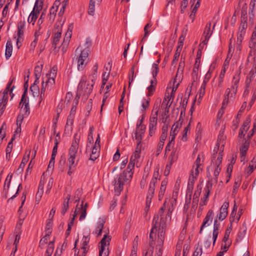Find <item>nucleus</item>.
Here are the masks:
<instances>
[{"label":"nucleus","instance_id":"nucleus-1","mask_svg":"<svg viewBox=\"0 0 256 256\" xmlns=\"http://www.w3.org/2000/svg\"><path fill=\"white\" fill-rule=\"evenodd\" d=\"M135 164L136 162L130 160L126 170H124L112 182L114 186V192L116 195L118 196L122 190L124 184L129 182L131 180L133 175L132 170L134 167Z\"/></svg>","mask_w":256,"mask_h":256},{"label":"nucleus","instance_id":"nucleus-2","mask_svg":"<svg viewBox=\"0 0 256 256\" xmlns=\"http://www.w3.org/2000/svg\"><path fill=\"white\" fill-rule=\"evenodd\" d=\"M88 50H82L78 46L76 50L75 56L73 58V63L77 64L78 70H82L86 66L89 62Z\"/></svg>","mask_w":256,"mask_h":256},{"label":"nucleus","instance_id":"nucleus-3","mask_svg":"<svg viewBox=\"0 0 256 256\" xmlns=\"http://www.w3.org/2000/svg\"><path fill=\"white\" fill-rule=\"evenodd\" d=\"M166 226V220L161 218L160 222L158 224L157 231L158 232V238L156 246V256H162V245L164 240V228Z\"/></svg>","mask_w":256,"mask_h":256},{"label":"nucleus","instance_id":"nucleus-4","mask_svg":"<svg viewBox=\"0 0 256 256\" xmlns=\"http://www.w3.org/2000/svg\"><path fill=\"white\" fill-rule=\"evenodd\" d=\"M219 146L220 144L218 142L216 146L214 148L212 156V158L211 160V164H213L216 166L214 170V176L216 177V178H217V177L220 171L221 168L220 167V166L221 164L222 158V152H220L218 154V152L219 150Z\"/></svg>","mask_w":256,"mask_h":256},{"label":"nucleus","instance_id":"nucleus-5","mask_svg":"<svg viewBox=\"0 0 256 256\" xmlns=\"http://www.w3.org/2000/svg\"><path fill=\"white\" fill-rule=\"evenodd\" d=\"M158 224V216L155 214L152 220V226L150 234V242L149 244L152 247V248L149 250L146 253H148L147 256H152L154 240L156 238V232H157Z\"/></svg>","mask_w":256,"mask_h":256},{"label":"nucleus","instance_id":"nucleus-6","mask_svg":"<svg viewBox=\"0 0 256 256\" xmlns=\"http://www.w3.org/2000/svg\"><path fill=\"white\" fill-rule=\"evenodd\" d=\"M80 138L77 134H74V140L72 144L68 150V156L72 157L76 159V162H78L80 159L78 153Z\"/></svg>","mask_w":256,"mask_h":256},{"label":"nucleus","instance_id":"nucleus-7","mask_svg":"<svg viewBox=\"0 0 256 256\" xmlns=\"http://www.w3.org/2000/svg\"><path fill=\"white\" fill-rule=\"evenodd\" d=\"M159 72V68L156 64H152V74L153 78L150 80V85L148 87V96H150L153 94L154 92L156 90V86L157 84L156 76Z\"/></svg>","mask_w":256,"mask_h":256},{"label":"nucleus","instance_id":"nucleus-8","mask_svg":"<svg viewBox=\"0 0 256 256\" xmlns=\"http://www.w3.org/2000/svg\"><path fill=\"white\" fill-rule=\"evenodd\" d=\"M111 238L110 236H108L107 234L104 236L100 244L99 256H108L109 250L108 247L110 245V242Z\"/></svg>","mask_w":256,"mask_h":256},{"label":"nucleus","instance_id":"nucleus-9","mask_svg":"<svg viewBox=\"0 0 256 256\" xmlns=\"http://www.w3.org/2000/svg\"><path fill=\"white\" fill-rule=\"evenodd\" d=\"M154 110H156L155 114H152V116H151L150 118L149 135L150 136H152L154 134L156 129L158 110V107H156V108H154Z\"/></svg>","mask_w":256,"mask_h":256},{"label":"nucleus","instance_id":"nucleus-10","mask_svg":"<svg viewBox=\"0 0 256 256\" xmlns=\"http://www.w3.org/2000/svg\"><path fill=\"white\" fill-rule=\"evenodd\" d=\"M156 188V184L150 183L148 190L147 193L146 198V206L144 208V211L146 214L150 207L152 200L153 198L154 194Z\"/></svg>","mask_w":256,"mask_h":256},{"label":"nucleus","instance_id":"nucleus-11","mask_svg":"<svg viewBox=\"0 0 256 256\" xmlns=\"http://www.w3.org/2000/svg\"><path fill=\"white\" fill-rule=\"evenodd\" d=\"M180 150V147L178 144L176 147L172 149V151L168 158L166 168L169 169L170 167H172V164L177 160Z\"/></svg>","mask_w":256,"mask_h":256},{"label":"nucleus","instance_id":"nucleus-12","mask_svg":"<svg viewBox=\"0 0 256 256\" xmlns=\"http://www.w3.org/2000/svg\"><path fill=\"white\" fill-rule=\"evenodd\" d=\"M20 106L21 111L23 112L22 115L25 116H28L30 112L28 98H24V96H22Z\"/></svg>","mask_w":256,"mask_h":256},{"label":"nucleus","instance_id":"nucleus-13","mask_svg":"<svg viewBox=\"0 0 256 256\" xmlns=\"http://www.w3.org/2000/svg\"><path fill=\"white\" fill-rule=\"evenodd\" d=\"M254 64L246 80V86H248L252 80L256 81V56L254 58Z\"/></svg>","mask_w":256,"mask_h":256},{"label":"nucleus","instance_id":"nucleus-14","mask_svg":"<svg viewBox=\"0 0 256 256\" xmlns=\"http://www.w3.org/2000/svg\"><path fill=\"white\" fill-rule=\"evenodd\" d=\"M246 4L244 3L242 6V16L241 17V23L239 26L238 32H246V30L247 28V22H246V16L244 14V12H246Z\"/></svg>","mask_w":256,"mask_h":256},{"label":"nucleus","instance_id":"nucleus-15","mask_svg":"<svg viewBox=\"0 0 256 256\" xmlns=\"http://www.w3.org/2000/svg\"><path fill=\"white\" fill-rule=\"evenodd\" d=\"M229 206V202H224L220 208V212L218 215L219 220L222 221L226 218L228 216V208Z\"/></svg>","mask_w":256,"mask_h":256},{"label":"nucleus","instance_id":"nucleus-16","mask_svg":"<svg viewBox=\"0 0 256 256\" xmlns=\"http://www.w3.org/2000/svg\"><path fill=\"white\" fill-rule=\"evenodd\" d=\"M74 118V117L73 116L69 115L68 116L64 129V134H66L68 135L72 133V130Z\"/></svg>","mask_w":256,"mask_h":256},{"label":"nucleus","instance_id":"nucleus-17","mask_svg":"<svg viewBox=\"0 0 256 256\" xmlns=\"http://www.w3.org/2000/svg\"><path fill=\"white\" fill-rule=\"evenodd\" d=\"M77 164L78 162H76V159L68 156V174L69 176H70L74 172Z\"/></svg>","mask_w":256,"mask_h":256},{"label":"nucleus","instance_id":"nucleus-18","mask_svg":"<svg viewBox=\"0 0 256 256\" xmlns=\"http://www.w3.org/2000/svg\"><path fill=\"white\" fill-rule=\"evenodd\" d=\"M105 222L106 220L104 218H100L96 224L95 230L93 232V234H97L98 236H100Z\"/></svg>","mask_w":256,"mask_h":256},{"label":"nucleus","instance_id":"nucleus-19","mask_svg":"<svg viewBox=\"0 0 256 256\" xmlns=\"http://www.w3.org/2000/svg\"><path fill=\"white\" fill-rule=\"evenodd\" d=\"M42 83L47 86V90H50L54 85L55 78L46 76L44 78Z\"/></svg>","mask_w":256,"mask_h":256},{"label":"nucleus","instance_id":"nucleus-20","mask_svg":"<svg viewBox=\"0 0 256 256\" xmlns=\"http://www.w3.org/2000/svg\"><path fill=\"white\" fill-rule=\"evenodd\" d=\"M145 129V127H144L142 128V126L140 128H138V124H136V128L135 132V138L137 140V143H141L142 136V134H144V130Z\"/></svg>","mask_w":256,"mask_h":256},{"label":"nucleus","instance_id":"nucleus-21","mask_svg":"<svg viewBox=\"0 0 256 256\" xmlns=\"http://www.w3.org/2000/svg\"><path fill=\"white\" fill-rule=\"evenodd\" d=\"M246 228L244 224L240 228L238 234V237L236 239V242H239L242 240L246 236Z\"/></svg>","mask_w":256,"mask_h":256},{"label":"nucleus","instance_id":"nucleus-22","mask_svg":"<svg viewBox=\"0 0 256 256\" xmlns=\"http://www.w3.org/2000/svg\"><path fill=\"white\" fill-rule=\"evenodd\" d=\"M74 212H76V216L78 214H80L79 218V220L80 221L84 220L86 216V208H82L79 207L78 205H77L76 208Z\"/></svg>","mask_w":256,"mask_h":256},{"label":"nucleus","instance_id":"nucleus-23","mask_svg":"<svg viewBox=\"0 0 256 256\" xmlns=\"http://www.w3.org/2000/svg\"><path fill=\"white\" fill-rule=\"evenodd\" d=\"M12 46L11 40H8L6 44L5 56L6 60H8L12 56Z\"/></svg>","mask_w":256,"mask_h":256},{"label":"nucleus","instance_id":"nucleus-24","mask_svg":"<svg viewBox=\"0 0 256 256\" xmlns=\"http://www.w3.org/2000/svg\"><path fill=\"white\" fill-rule=\"evenodd\" d=\"M61 32H60L59 30H58L56 32H55L53 38V41L52 43V46L54 49H56L57 48L58 44L60 42V40L61 38Z\"/></svg>","mask_w":256,"mask_h":256},{"label":"nucleus","instance_id":"nucleus-25","mask_svg":"<svg viewBox=\"0 0 256 256\" xmlns=\"http://www.w3.org/2000/svg\"><path fill=\"white\" fill-rule=\"evenodd\" d=\"M193 188L187 187L186 196V204H184V208L188 207V204L190 202L192 194V193Z\"/></svg>","mask_w":256,"mask_h":256},{"label":"nucleus","instance_id":"nucleus-26","mask_svg":"<svg viewBox=\"0 0 256 256\" xmlns=\"http://www.w3.org/2000/svg\"><path fill=\"white\" fill-rule=\"evenodd\" d=\"M167 185V181L163 180L162 182L160 190L158 192V200H161L164 197L165 191L166 190Z\"/></svg>","mask_w":256,"mask_h":256},{"label":"nucleus","instance_id":"nucleus-27","mask_svg":"<svg viewBox=\"0 0 256 256\" xmlns=\"http://www.w3.org/2000/svg\"><path fill=\"white\" fill-rule=\"evenodd\" d=\"M39 14H37V12L32 10L28 17V22L29 24H32V25H34Z\"/></svg>","mask_w":256,"mask_h":256},{"label":"nucleus","instance_id":"nucleus-28","mask_svg":"<svg viewBox=\"0 0 256 256\" xmlns=\"http://www.w3.org/2000/svg\"><path fill=\"white\" fill-rule=\"evenodd\" d=\"M250 146V140H245L244 142L240 148V154H242V156H246L247 151Z\"/></svg>","mask_w":256,"mask_h":256},{"label":"nucleus","instance_id":"nucleus-29","mask_svg":"<svg viewBox=\"0 0 256 256\" xmlns=\"http://www.w3.org/2000/svg\"><path fill=\"white\" fill-rule=\"evenodd\" d=\"M181 124H182L179 123L178 122H176V123L174 124L172 128L170 131V138H172L174 137V140L175 136L178 132V128Z\"/></svg>","mask_w":256,"mask_h":256},{"label":"nucleus","instance_id":"nucleus-30","mask_svg":"<svg viewBox=\"0 0 256 256\" xmlns=\"http://www.w3.org/2000/svg\"><path fill=\"white\" fill-rule=\"evenodd\" d=\"M219 228H220V223L218 222L216 220H215L214 222L213 237H212V238L214 240V244L217 238V237H218V234Z\"/></svg>","mask_w":256,"mask_h":256},{"label":"nucleus","instance_id":"nucleus-31","mask_svg":"<svg viewBox=\"0 0 256 256\" xmlns=\"http://www.w3.org/2000/svg\"><path fill=\"white\" fill-rule=\"evenodd\" d=\"M50 230H47V234H46V235L44 238H42L40 241L39 246L42 248L44 245L46 244L48 242V240L50 239Z\"/></svg>","mask_w":256,"mask_h":256},{"label":"nucleus","instance_id":"nucleus-32","mask_svg":"<svg viewBox=\"0 0 256 256\" xmlns=\"http://www.w3.org/2000/svg\"><path fill=\"white\" fill-rule=\"evenodd\" d=\"M208 82V80L206 78H205L204 80L203 81V82L200 88L198 94H197V96H198V98H201L203 97L205 94V89L206 85V83Z\"/></svg>","mask_w":256,"mask_h":256},{"label":"nucleus","instance_id":"nucleus-33","mask_svg":"<svg viewBox=\"0 0 256 256\" xmlns=\"http://www.w3.org/2000/svg\"><path fill=\"white\" fill-rule=\"evenodd\" d=\"M108 64V65H110V68H109V70H108V72L107 74H106V72H104L103 74H102V86H104L106 84V82L108 81V78H109V76H110V72L111 69H112V61L109 62Z\"/></svg>","mask_w":256,"mask_h":256},{"label":"nucleus","instance_id":"nucleus-34","mask_svg":"<svg viewBox=\"0 0 256 256\" xmlns=\"http://www.w3.org/2000/svg\"><path fill=\"white\" fill-rule=\"evenodd\" d=\"M72 34V30H70V28L68 29L67 32H66L65 36L64 38L63 42L62 44V46L63 48L65 46H67L69 43L70 39L71 38Z\"/></svg>","mask_w":256,"mask_h":256},{"label":"nucleus","instance_id":"nucleus-35","mask_svg":"<svg viewBox=\"0 0 256 256\" xmlns=\"http://www.w3.org/2000/svg\"><path fill=\"white\" fill-rule=\"evenodd\" d=\"M25 22L20 21L18 24V36H22L24 33V28L25 27Z\"/></svg>","mask_w":256,"mask_h":256},{"label":"nucleus","instance_id":"nucleus-36","mask_svg":"<svg viewBox=\"0 0 256 256\" xmlns=\"http://www.w3.org/2000/svg\"><path fill=\"white\" fill-rule=\"evenodd\" d=\"M70 196L68 194L66 198H65L64 200L61 211V213L62 215H64L66 214L68 208V202L70 200Z\"/></svg>","mask_w":256,"mask_h":256},{"label":"nucleus","instance_id":"nucleus-37","mask_svg":"<svg viewBox=\"0 0 256 256\" xmlns=\"http://www.w3.org/2000/svg\"><path fill=\"white\" fill-rule=\"evenodd\" d=\"M94 84V82L93 80H92L91 83H87L85 89L84 90L83 94H86L87 96H88L92 90Z\"/></svg>","mask_w":256,"mask_h":256},{"label":"nucleus","instance_id":"nucleus-38","mask_svg":"<svg viewBox=\"0 0 256 256\" xmlns=\"http://www.w3.org/2000/svg\"><path fill=\"white\" fill-rule=\"evenodd\" d=\"M86 85V78L85 77H82L78 86V90L80 94H83Z\"/></svg>","mask_w":256,"mask_h":256},{"label":"nucleus","instance_id":"nucleus-39","mask_svg":"<svg viewBox=\"0 0 256 256\" xmlns=\"http://www.w3.org/2000/svg\"><path fill=\"white\" fill-rule=\"evenodd\" d=\"M200 165H201L200 158V156L198 155L196 158V162L194 163V167L196 166V168H194V174H195V177L196 176H198V175L199 173V170H202L201 168H200Z\"/></svg>","mask_w":256,"mask_h":256},{"label":"nucleus","instance_id":"nucleus-40","mask_svg":"<svg viewBox=\"0 0 256 256\" xmlns=\"http://www.w3.org/2000/svg\"><path fill=\"white\" fill-rule=\"evenodd\" d=\"M172 101L168 102L166 98H164L162 101V106L164 110V114L166 115L169 112V108L170 107Z\"/></svg>","mask_w":256,"mask_h":256},{"label":"nucleus","instance_id":"nucleus-41","mask_svg":"<svg viewBox=\"0 0 256 256\" xmlns=\"http://www.w3.org/2000/svg\"><path fill=\"white\" fill-rule=\"evenodd\" d=\"M138 236H136L133 242V246L131 252L132 256H136L138 247Z\"/></svg>","mask_w":256,"mask_h":256},{"label":"nucleus","instance_id":"nucleus-42","mask_svg":"<svg viewBox=\"0 0 256 256\" xmlns=\"http://www.w3.org/2000/svg\"><path fill=\"white\" fill-rule=\"evenodd\" d=\"M32 94L34 96H38L40 94V88L36 84H34L30 87Z\"/></svg>","mask_w":256,"mask_h":256},{"label":"nucleus","instance_id":"nucleus-43","mask_svg":"<svg viewBox=\"0 0 256 256\" xmlns=\"http://www.w3.org/2000/svg\"><path fill=\"white\" fill-rule=\"evenodd\" d=\"M57 12L56 8H55L54 6H52L50 10V14H48L49 21L50 24H52L54 20L56 12Z\"/></svg>","mask_w":256,"mask_h":256},{"label":"nucleus","instance_id":"nucleus-44","mask_svg":"<svg viewBox=\"0 0 256 256\" xmlns=\"http://www.w3.org/2000/svg\"><path fill=\"white\" fill-rule=\"evenodd\" d=\"M204 40H202V42L199 45V48L198 52V54L199 52H200L201 50L204 48V46H206L208 42V39L207 38L208 36V31L206 32L204 31Z\"/></svg>","mask_w":256,"mask_h":256},{"label":"nucleus","instance_id":"nucleus-45","mask_svg":"<svg viewBox=\"0 0 256 256\" xmlns=\"http://www.w3.org/2000/svg\"><path fill=\"white\" fill-rule=\"evenodd\" d=\"M174 144V137L172 138H170L167 144L166 148H165V153L164 156L166 157V153L168 152H170L172 150L173 148Z\"/></svg>","mask_w":256,"mask_h":256},{"label":"nucleus","instance_id":"nucleus-46","mask_svg":"<svg viewBox=\"0 0 256 256\" xmlns=\"http://www.w3.org/2000/svg\"><path fill=\"white\" fill-rule=\"evenodd\" d=\"M197 176L195 177V174L194 170H192L191 174L190 176L188 186L194 188V180L196 179Z\"/></svg>","mask_w":256,"mask_h":256},{"label":"nucleus","instance_id":"nucleus-47","mask_svg":"<svg viewBox=\"0 0 256 256\" xmlns=\"http://www.w3.org/2000/svg\"><path fill=\"white\" fill-rule=\"evenodd\" d=\"M8 96H6L2 94V97L0 98V106H2L1 110H4L5 106L8 102Z\"/></svg>","mask_w":256,"mask_h":256},{"label":"nucleus","instance_id":"nucleus-48","mask_svg":"<svg viewBox=\"0 0 256 256\" xmlns=\"http://www.w3.org/2000/svg\"><path fill=\"white\" fill-rule=\"evenodd\" d=\"M14 140V136L10 141L8 143V144L7 146V147L6 148V157L8 158V157H10V153L12 150V142Z\"/></svg>","mask_w":256,"mask_h":256},{"label":"nucleus","instance_id":"nucleus-49","mask_svg":"<svg viewBox=\"0 0 256 256\" xmlns=\"http://www.w3.org/2000/svg\"><path fill=\"white\" fill-rule=\"evenodd\" d=\"M43 66L42 64L37 65L34 68V75L36 78L39 79L41 76Z\"/></svg>","mask_w":256,"mask_h":256},{"label":"nucleus","instance_id":"nucleus-50","mask_svg":"<svg viewBox=\"0 0 256 256\" xmlns=\"http://www.w3.org/2000/svg\"><path fill=\"white\" fill-rule=\"evenodd\" d=\"M152 24L150 22L147 24L145 26L144 28V34L143 38L142 39V41H141L142 42H143L146 40V37L148 36V35L150 34V30H148V28H150L152 27Z\"/></svg>","mask_w":256,"mask_h":256},{"label":"nucleus","instance_id":"nucleus-51","mask_svg":"<svg viewBox=\"0 0 256 256\" xmlns=\"http://www.w3.org/2000/svg\"><path fill=\"white\" fill-rule=\"evenodd\" d=\"M95 10V4L94 2L92 0H90L88 9V14L90 15L93 16L94 14Z\"/></svg>","mask_w":256,"mask_h":256},{"label":"nucleus","instance_id":"nucleus-52","mask_svg":"<svg viewBox=\"0 0 256 256\" xmlns=\"http://www.w3.org/2000/svg\"><path fill=\"white\" fill-rule=\"evenodd\" d=\"M42 6L43 4L38 2H36L32 10L37 12V14H40L42 8Z\"/></svg>","mask_w":256,"mask_h":256},{"label":"nucleus","instance_id":"nucleus-53","mask_svg":"<svg viewBox=\"0 0 256 256\" xmlns=\"http://www.w3.org/2000/svg\"><path fill=\"white\" fill-rule=\"evenodd\" d=\"M250 118H247L244 122L242 126L240 129H242L243 131L246 132L250 128L249 124L250 123Z\"/></svg>","mask_w":256,"mask_h":256},{"label":"nucleus","instance_id":"nucleus-54","mask_svg":"<svg viewBox=\"0 0 256 256\" xmlns=\"http://www.w3.org/2000/svg\"><path fill=\"white\" fill-rule=\"evenodd\" d=\"M177 77H178V74H176V78L174 80V81L173 82V86H172V91L171 92V94H173L175 92L176 90H177V88L179 86V84H180V81L178 80V82H177Z\"/></svg>","mask_w":256,"mask_h":256},{"label":"nucleus","instance_id":"nucleus-55","mask_svg":"<svg viewBox=\"0 0 256 256\" xmlns=\"http://www.w3.org/2000/svg\"><path fill=\"white\" fill-rule=\"evenodd\" d=\"M90 238L88 236H84L82 238V250H86V246L90 242Z\"/></svg>","mask_w":256,"mask_h":256},{"label":"nucleus","instance_id":"nucleus-56","mask_svg":"<svg viewBox=\"0 0 256 256\" xmlns=\"http://www.w3.org/2000/svg\"><path fill=\"white\" fill-rule=\"evenodd\" d=\"M208 198V190H205V192L204 194V196L202 198L201 200V202H200V204L202 206H206L207 204V198Z\"/></svg>","mask_w":256,"mask_h":256},{"label":"nucleus","instance_id":"nucleus-57","mask_svg":"<svg viewBox=\"0 0 256 256\" xmlns=\"http://www.w3.org/2000/svg\"><path fill=\"white\" fill-rule=\"evenodd\" d=\"M181 50L182 49H180L178 48H176V50L174 54V59L172 61V64H174L178 60L179 56H180Z\"/></svg>","mask_w":256,"mask_h":256},{"label":"nucleus","instance_id":"nucleus-58","mask_svg":"<svg viewBox=\"0 0 256 256\" xmlns=\"http://www.w3.org/2000/svg\"><path fill=\"white\" fill-rule=\"evenodd\" d=\"M61 112H62V108H60V111H58V110H56L57 115H56V117L54 118L52 120V122H53L52 127L54 128V130L56 129V124H57L58 118H59L60 114Z\"/></svg>","mask_w":256,"mask_h":256},{"label":"nucleus","instance_id":"nucleus-59","mask_svg":"<svg viewBox=\"0 0 256 256\" xmlns=\"http://www.w3.org/2000/svg\"><path fill=\"white\" fill-rule=\"evenodd\" d=\"M150 98H148L147 100H144V101L142 103V111L146 110L147 108H148L150 105Z\"/></svg>","mask_w":256,"mask_h":256},{"label":"nucleus","instance_id":"nucleus-60","mask_svg":"<svg viewBox=\"0 0 256 256\" xmlns=\"http://www.w3.org/2000/svg\"><path fill=\"white\" fill-rule=\"evenodd\" d=\"M202 252V244H200V242L198 243V246L196 248L195 251L194 252V253L195 254L200 256Z\"/></svg>","mask_w":256,"mask_h":256},{"label":"nucleus","instance_id":"nucleus-61","mask_svg":"<svg viewBox=\"0 0 256 256\" xmlns=\"http://www.w3.org/2000/svg\"><path fill=\"white\" fill-rule=\"evenodd\" d=\"M55 158H51L48 167L47 171L52 172L54 168Z\"/></svg>","mask_w":256,"mask_h":256},{"label":"nucleus","instance_id":"nucleus-62","mask_svg":"<svg viewBox=\"0 0 256 256\" xmlns=\"http://www.w3.org/2000/svg\"><path fill=\"white\" fill-rule=\"evenodd\" d=\"M57 74V68L56 66H53V68L50 70V72L49 74H46V76L56 78Z\"/></svg>","mask_w":256,"mask_h":256},{"label":"nucleus","instance_id":"nucleus-63","mask_svg":"<svg viewBox=\"0 0 256 256\" xmlns=\"http://www.w3.org/2000/svg\"><path fill=\"white\" fill-rule=\"evenodd\" d=\"M164 146V144L158 142V146H157L156 150V156H158L160 154L162 150L163 149Z\"/></svg>","mask_w":256,"mask_h":256},{"label":"nucleus","instance_id":"nucleus-64","mask_svg":"<svg viewBox=\"0 0 256 256\" xmlns=\"http://www.w3.org/2000/svg\"><path fill=\"white\" fill-rule=\"evenodd\" d=\"M245 34V32H238V36L237 38V44L240 45V43L242 42L244 36Z\"/></svg>","mask_w":256,"mask_h":256}]
</instances>
